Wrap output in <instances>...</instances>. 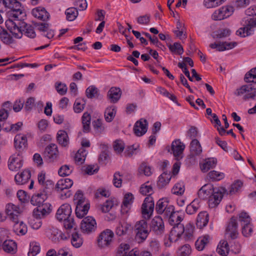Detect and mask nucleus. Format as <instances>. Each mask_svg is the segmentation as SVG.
<instances>
[{"mask_svg": "<svg viewBox=\"0 0 256 256\" xmlns=\"http://www.w3.org/2000/svg\"><path fill=\"white\" fill-rule=\"evenodd\" d=\"M226 192L224 187L214 188L210 184L204 186L198 192L199 198L205 200L208 198V206L214 208L218 206L223 196V193Z\"/></svg>", "mask_w": 256, "mask_h": 256, "instance_id": "f257e3e1", "label": "nucleus"}, {"mask_svg": "<svg viewBox=\"0 0 256 256\" xmlns=\"http://www.w3.org/2000/svg\"><path fill=\"white\" fill-rule=\"evenodd\" d=\"M72 214V208L70 204H62L57 210L56 218L59 222H64L66 229H72L75 225L74 219Z\"/></svg>", "mask_w": 256, "mask_h": 256, "instance_id": "f03ea898", "label": "nucleus"}, {"mask_svg": "<svg viewBox=\"0 0 256 256\" xmlns=\"http://www.w3.org/2000/svg\"><path fill=\"white\" fill-rule=\"evenodd\" d=\"M6 8L10 10L8 12L10 16L16 19L18 21L24 20L26 13L21 3L17 0H6Z\"/></svg>", "mask_w": 256, "mask_h": 256, "instance_id": "7ed1b4c3", "label": "nucleus"}, {"mask_svg": "<svg viewBox=\"0 0 256 256\" xmlns=\"http://www.w3.org/2000/svg\"><path fill=\"white\" fill-rule=\"evenodd\" d=\"M46 182L50 183V188L45 186L42 191L34 194L30 200L32 204L40 206L44 204V202L47 199L48 196L50 194L54 186V184L51 181H47Z\"/></svg>", "mask_w": 256, "mask_h": 256, "instance_id": "20e7f679", "label": "nucleus"}, {"mask_svg": "<svg viewBox=\"0 0 256 256\" xmlns=\"http://www.w3.org/2000/svg\"><path fill=\"white\" fill-rule=\"evenodd\" d=\"M236 96H243V99L246 100L252 98L256 100V84L244 85L240 88L236 89L234 92Z\"/></svg>", "mask_w": 256, "mask_h": 256, "instance_id": "39448f33", "label": "nucleus"}, {"mask_svg": "<svg viewBox=\"0 0 256 256\" xmlns=\"http://www.w3.org/2000/svg\"><path fill=\"white\" fill-rule=\"evenodd\" d=\"M73 184V181L68 178L60 180L56 186V190L59 192H61L62 198H65L70 197L72 194L68 190Z\"/></svg>", "mask_w": 256, "mask_h": 256, "instance_id": "423d86ee", "label": "nucleus"}, {"mask_svg": "<svg viewBox=\"0 0 256 256\" xmlns=\"http://www.w3.org/2000/svg\"><path fill=\"white\" fill-rule=\"evenodd\" d=\"M238 218L242 226V234L246 237L250 236L252 232V228L250 216L246 212H242L238 214Z\"/></svg>", "mask_w": 256, "mask_h": 256, "instance_id": "0eeeda50", "label": "nucleus"}, {"mask_svg": "<svg viewBox=\"0 0 256 256\" xmlns=\"http://www.w3.org/2000/svg\"><path fill=\"white\" fill-rule=\"evenodd\" d=\"M134 230L136 238L140 240L141 242L146 238L150 232L148 224L144 220H141L136 224Z\"/></svg>", "mask_w": 256, "mask_h": 256, "instance_id": "6e6552de", "label": "nucleus"}, {"mask_svg": "<svg viewBox=\"0 0 256 256\" xmlns=\"http://www.w3.org/2000/svg\"><path fill=\"white\" fill-rule=\"evenodd\" d=\"M244 27L236 31V34L241 37H246L252 34V28L256 27V18H250L245 20Z\"/></svg>", "mask_w": 256, "mask_h": 256, "instance_id": "1a4fd4ad", "label": "nucleus"}, {"mask_svg": "<svg viewBox=\"0 0 256 256\" xmlns=\"http://www.w3.org/2000/svg\"><path fill=\"white\" fill-rule=\"evenodd\" d=\"M234 8L232 6H224L216 10L212 14V18L214 20H220L230 16L234 12Z\"/></svg>", "mask_w": 256, "mask_h": 256, "instance_id": "9d476101", "label": "nucleus"}, {"mask_svg": "<svg viewBox=\"0 0 256 256\" xmlns=\"http://www.w3.org/2000/svg\"><path fill=\"white\" fill-rule=\"evenodd\" d=\"M114 236V232L111 230L107 229L104 230L98 238V246L103 248L109 246Z\"/></svg>", "mask_w": 256, "mask_h": 256, "instance_id": "9b49d317", "label": "nucleus"}, {"mask_svg": "<svg viewBox=\"0 0 256 256\" xmlns=\"http://www.w3.org/2000/svg\"><path fill=\"white\" fill-rule=\"evenodd\" d=\"M96 223L92 216H86L81 222L80 229L83 233L89 234L96 230Z\"/></svg>", "mask_w": 256, "mask_h": 256, "instance_id": "f8f14e48", "label": "nucleus"}, {"mask_svg": "<svg viewBox=\"0 0 256 256\" xmlns=\"http://www.w3.org/2000/svg\"><path fill=\"white\" fill-rule=\"evenodd\" d=\"M150 230L158 236H161L164 234V222L160 216H155L152 219L150 224Z\"/></svg>", "mask_w": 256, "mask_h": 256, "instance_id": "ddd939ff", "label": "nucleus"}, {"mask_svg": "<svg viewBox=\"0 0 256 256\" xmlns=\"http://www.w3.org/2000/svg\"><path fill=\"white\" fill-rule=\"evenodd\" d=\"M226 231L231 239L234 240L238 238V232L236 217L232 216L230 218L227 224Z\"/></svg>", "mask_w": 256, "mask_h": 256, "instance_id": "4468645a", "label": "nucleus"}, {"mask_svg": "<svg viewBox=\"0 0 256 256\" xmlns=\"http://www.w3.org/2000/svg\"><path fill=\"white\" fill-rule=\"evenodd\" d=\"M58 155V148L56 144H50L45 148L44 156L50 162H54Z\"/></svg>", "mask_w": 256, "mask_h": 256, "instance_id": "2eb2a0df", "label": "nucleus"}, {"mask_svg": "<svg viewBox=\"0 0 256 256\" xmlns=\"http://www.w3.org/2000/svg\"><path fill=\"white\" fill-rule=\"evenodd\" d=\"M173 226L168 238L170 241L172 242H177L184 232V226L183 224H178Z\"/></svg>", "mask_w": 256, "mask_h": 256, "instance_id": "dca6fc26", "label": "nucleus"}, {"mask_svg": "<svg viewBox=\"0 0 256 256\" xmlns=\"http://www.w3.org/2000/svg\"><path fill=\"white\" fill-rule=\"evenodd\" d=\"M154 201L151 196H147L145 198L142 206V213L144 216L150 218L154 210Z\"/></svg>", "mask_w": 256, "mask_h": 256, "instance_id": "f3484780", "label": "nucleus"}, {"mask_svg": "<svg viewBox=\"0 0 256 256\" xmlns=\"http://www.w3.org/2000/svg\"><path fill=\"white\" fill-rule=\"evenodd\" d=\"M6 212L10 220L17 222L19 218L21 210L18 206L12 204H8L6 206Z\"/></svg>", "mask_w": 256, "mask_h": 256, "instance_id": "a211bd4d", "label": "nucleus"}, {"mask_svg": "<svg viewBox=\"0 0 256 256\" xmlns=\"http://www.w3.org/2000/svg\"><path fill=\"white\" fill-rule=\"evenodd\" d=\"M51 205L50 204H44L34 209V216L38 219H40L48 215L52 211Z\"/></svg>", "mask_w": 256, "mask_h": 256, "instance_id": "6ab92c4d", "label": "nucleus"}, {"mask_svg": "<svg viewBox=\"0 0 256 256\" xmlns=\"http://www.w3.org/2000/svg\"><path fill=\"white\" fill-rule=\"evenodd\" d=\"M148 121L146 119L141 118L138 120L134 126V132L138 136L145 134L148 130Z\"/></svg>", "mask_w": 256, "mask_h": 256, "instance_id": "aec40b11", "label": "nucleus"}, {"mask_svg": "<svg viewBox=\"0 0 256 256\" xmlns=\"http://www.w3.org/2000/svg\"><path fill=\"white\" fill-rule=\"evenodd\" d=\"M185 148V145L180 140H176L172 142L171 146V150L174 156L177 159L182 158L181 154Z\"/></svg>", "mask_w": 256, "mask_h": 256, "instance_id": "412c9836", "label": "nucleus"}, {"mask_svg": "<svg viewBox=\"0 0 256 256\" xmlns=\"http://www.w3.org/2000/svg\"><path fill=\"white\" fill-rule=\"evenodd\" d=\"M27 138L22 134L16 136L14 140V146L19 151L24 150L27 146Z\"/></svg>", "mask_w": 256, "mask_h": 256, "instance_id": "4be33fe9", "label": "nucleus"}, {"mask_svg": "<svg viewBox=\"0 0 256 256\" xmlns=\"http://www.w3.org/2000/svg\"><path fill=\"white\" fill-rule=\"evenodd\" d=\"M15 38L7 32L4 28L0 26V40L4 44L10 45L14 44Z\"/></svg>", "mask_w": 256, "mask_h": 256, "instance_id": "5701e85b", "label": "nucleus"}, {"mask_svg": "<svg viewBox=\"0 0 256 256\" xmlns=\"http://www.w3.org/2000/svg\"><path fill=\"white\" fill-rule=\"evenodd\" d=\"M122 91L119 88L112 87L108 92L107 97L112 103H116L120 98Z\"/></svg>", "mask_w": 256, "mask_h": 256, "instance_id": "b1692460", "label": "nucleus"}, {"mask_svg": "<svg viewBox=\"0 0 256 256\" xmlns=\"http://www.w3.org/2000/svg\"><path fill=\"white\" fill-rule=\"evenodd\" d=\"M32 14L35 17L43 21L49 18L50 14L44 8L37 7L32 11Z\"/></svg>", "mask_w": 256, "mask_h": 256, "instance_id": "393cba45", "label": "nucleus"}, {"mask_svg": "<svg viewBox=\"0 0 256 256\" xmlns=\"http://www.w3.org/2000/svg\"><path fill=\"white\" fill-rule=\"evenodd\" d=\"M56 140L58 144L62 147L68 146L70 140L67 132L64 130H60L56 134Z\"/></svg>", "mask_w": 256, "mask_h": 256, "instance_id": "a878e982", "label": "nucleus"}, {"mask_svg": "<svg viewBox=\"0 0 256 256\" xmlns=\"http://www.w3.org/2000/svg\"><path fill=\"white\" fill-rule=\"evenodd\" d=\"M31 173L29 170H25L20 174H18L15 176L14 180L18 184H24L30 179Z\"/></svg>", "mask_w": 256, "mask_h": 256, "instance_id": "bb28decb", "label": "nucleus"}, {"mask_svg": "<svg viewBox=\"0 0 256 256\" xmlns=\"http://www.w3.org/2000/svg\"><path fill=\"white\" fill-rule=\"evenodd\" d=\"M14 222L13 230L17 234L24 235L28 231L26 225L22 221H20L19 218L17 222Z\"/></svg>", "mask_w": 256, "mask_h": 256, "instance_id": "cd10ccee", "label": "nucleus"}, {"mask_svg": "<svg viewBox=\"0 0 256 256\" xmlns=\"http://www.w3.org/2000/svg\"><path fill=\"white\" fill-rule=\"evenodd\" d=\"M210 238L208 235H205L199 237L195 242L196 248L199 250H202L210 242Z\"/></svg>", "mask_w": 256, "mask_h": 256, "instance_id": "c85d7f7f", "label": "nucleus"}, {"mask_svg": "<svg viewBox=\"0 0 256 256\" xmlns=\"http://www.w3.org/2000/svg\"><path fill=\"white\" fill-rule=\"evenodd\" d=\"M209 220L208 214L206 212H200L197 217L196 224L202 228L207 225Z\"/></svg>", "mask_w": 256, "mask_h": 256, "instance_id": "c756f323", "label": "nucleus"}, {"mask_svg": "<svg viewBox=\"0 0 256 256\" xmlns=\"http://www.w3.org/2000/svg\"><path fill=\"white\" fill-rule=\"evenodd\" d=\"M2 249L8 253L14 254L16 252V244L12 240H5L2 245Z\"/></svg>", "mask_w": 256, "mask_h": 256, "instance_id": "7c9ffc66", "label": "nucleus"}, {"mask_svg": "<svg viewBox=\"0 0 256 256\" xmlns=\"http://www.w3.org/2000/svg\"><path fill=\"white\" fill-rule=\"evenodd\" d=\"M190 154L193 156H198L202 152V148L198 140L193 139L190 144Z\"/></svg>", "mask_w": 256, "mask_h": 256, "instance_id": "2f4dec72", "label": "nucleus"}, {"mask_svg": "<svg viewBox=\"0 0 256 256\" xmlns=\"http://www.w3.org/2000/svg\"><path fill=\"white\" fill-rule=\"evenodd\" d=\"M200 200L194 199L190 204L187 206L186 212L188 214H193L200 209Z\"/></svg>", "mask_w": 256, "mask_h": 256, "instance_id": "473e14b6", "label": "nucleus"}, {"mask_svg": "<svg viewBox=\"0 0 256 256\" xmlns=\"http://www.w3.org/2000/svg\"><path fill=\"white\" fill-rule=\"evenodd\" d=\"M217 163V160L214 158L206 159L204 162L200 166V168L202 172H208L211 168H214Z\"/></svg>", "mask_w": 256, "mask_h": 256, "instance_id": "72a5a7b5", "label": "nucleus"}, {"mask_svg": "<svg viewBox=\"0 0 256 256\" xmlns=\"http://www.w3.org/2000/svg\"><path fill=\"white\" fill-rule=\"evenodd\" d=\"M22 28L23 34L26 36L32 38L36 37V34L34 27L32 25L28 24L24 22H22Z\"/></svg>", "mask_w": 256, "mask_h": 256, "instance_id": "f704fd0d", "label": "nucleus"}, {"mask_svg": "<svg viewBox=\"0 0 256 256\" xmlns=\"http://www.w3.org/2000/svg\"><path fill=\"white\" fill-rule=\"evenodd\" d=\"M171 178L172 176L170 174L164 172L159 176V179L158 182V187L160 188H164L169 183Z\"/></svg>", "mask_w": 256, "mask_h": 256, "instance_id": "c9c22d12", "label": "nucleus"}, {"mask_svg": "<svg viewBox=\"0 0 256 256\" xmlns=\"http://www.w3.org/2000/svg\"><path fill=\"white\" fill-rule=\"evenodd\" d=\"M229 246L227 241L221 240L216 249L218 254L222 256H226L229 252Z\"/></svg>", "mask_w": 256, "mask_h": 256, "instance_id": "e433bc0d", "label": "nucleus"}, {"mask_svg": "<svg viewBox=\"0 0 256 256\" xmlns=\"http://www.w3.org/2000/svg\"><path fill=\"white\" fill-rule=\"evenodd\" d=\"M168 218L170 224L173 226L181 224L180 222L183 220L184 216L179 212L174 211Z\"/></svg>", "mask_w": 256, "mask_h": 256, "instance_id": "4c0bfd02", "label": "nucleus"}, {"mask_svg": "<svg viewBox=\"0 0 256 256\" xmlns=\"http://www.w3.org/2000/svg\"><path fill=\"white\" fill-rule=\"evenodd\" d=\"M169 204H170L167 198H162L159 200L158 201L156 206V210L158 214H162Z\"/></svg>", "mask_w": 256, "mask_h": 256, "instance_id": "58836bf2", "label": "nucleus"}, {"mask_svg": "<svg viewBox=\"0 0 256 256\" xmlns=\"http://www.w3.org/2000/svg\"><path fill=\"white\" fill-rule=\"evenodd\" d=\"M242 185L243 183L242 181L240 180H236L230 186L229 190L228 191L226 190V192L224 193H223V195L226 194L230 195H233L236 194L242 188Z\"/></svg>", "mask_w": 256, "mask_h": 256, "instance_id": "ea45409f", "label": "nucleus"}, {"mask_svg": "<svg viewBox=\"0 0 256 256\" xmlns=\"http://www.w3.org/2000/svg\"><path fill=\"white\" fill-rule=\"evenodd\" d=\"M90 206L88 204L86 205L82 206H76V217L79 218H82L84 217L88 213Z\"/></svg>", "mask_w": 256, "mask_h": 256, "instance_id": "a19ab883", "label": "nucleus"}, {"mask_svg": "<svg viewBox=\"0 0 256 256\" xmlns=\"http://www.w3.org/2000/svg\"><path fill=\"white\" fill-rule=\"evenodd\" d=\"M90 115L87 112L84 114L82 116V123L83 124V130L84 132L90 131Z\"/></svg>", "mask_w": 256, "mask_h": 256, "instance_id": "79ce46f5", "label": "nucleus"}, {"mask_svg": "<svg viewBox=\"0 0 256 256\" xmlns=\"http://www.w3.org/2000/svg\"><path fill=\"white\" fill-rule=\"evenodd\" d=\"M130 227V226L127 223H120L116 228V233L118 236L126 234Z\"/></svg>", "mask_w": 256, "mask_h": 256, "instance_id": "37998d69", "label": "nucleus"}, {"mask_svg": "<svg viewBox=\"0 0 256 256\" xmlns=\"http://www.w3.org/2000/svg\"><path fill=\"white\" fill-rule=\"evenodd\" d=\"M22 160L18 158H12L8 164L9 169L12 171H18L22 166Z\"/></svg>", "mask_w": 256, "mask_h": 256, "instance_id": "c03bdc74", "label": "nucleus"}, {"mask_svg": "<svg viewBox=\"0 0 256 256\" xmlns=\"http://www.w3.org/2000/svg\"><path fill=\"white\" fill-rule=\"evenodd\" d=\"M168 46L173 54L181 55L184 52L183 48L179 42H174L173 44H168Z\"/></svg>", "mask_w": 256, "mask_h": 256, "instance_id": "a18cd8bd", "label": "nucleus"}, {"mask_svg": "<svg viewBox=\"0 0 256 256\" xmlns=\"http://www.w3.org/2000/svg\"><path fill=\"white\" fill-rule=\"evenodd\" d=\"M194 227L190 224H188L184 227V232L182 234L185 240H188L193 238Z\"/></svg>", "mask_w": 256, "mask_h": 256, "instance_id": "49530a36", "label": "nucleus"}, {"mask_svg": "<svg viewBox=\"0 0 256 256\" xmlns=\"http://www.w3.org/2000/svg\"><path fill=\"white\" fill-rule=\"evenodd\" d=\"M99 90L94 86H89L86 91V94L89 98H98L99 95Z\"/></svg>", "mask_w": 256, "mask_h": 256, "instance_id": "de8ad7c7", "label": "nucleus"}, {"mask_svg": "<svg viewBox=\"0 0 256 256\" xmlns=\"http://www.w3.org/2000/svg\"><path fill=\"white\" fill-rule=\"evenodd\" d=\"M65 14L66 20L68 21H73L78 16V11L74 8H70L66 10Z\"/></svg>", "mask_w": 256, "mask_h": 256, "instance_id": "09e8293b", "label": "nucleus"}, {"mask_svg": "<svg viewBox=\"0 0 256 256\" xmlns=\"http://www.w3.org/2000/svg\"><path fill=\"white\" fill-rule=\"evenodd\" d=\"M73 169L74 168L72 166L65 164L60 168L58 174L61 176H68L71 174Z\"/></svg>", "mask_w": 256, "mask_h": 256, "instance_id": "8fccbe9b", "label": "nucleus"}, {"mask_svg": "<svg viewBox=\"0 0 256 256\" xmlns=\"http://www.w3.org/2000/svg\"><path fill=\"white\" fill-rule=\"evenodd\" d=\"M71 243L76 248H80L82 245V240L78 232H76L72 234Z\"/></svg>", "mask_w": 256, "mask_h": 256, "instance_id": "3c124183", "label": "nucleus"}, {"mask_svg": "<svg viewBox=\"0 0 256 256\" xmlns=\"http://www.w3.org/2000/svg\"><path fill=\"white\" fill-rule=\"evenodd\" d=\"M116 113V108L114 106H110L105 111V119L106 122H110L115 116Z\"/></svg>", "mask_w": 256, "mask_h": 256, "instance_id": "603ef678", "label": "nucleus"}, {"mask_svg": "<svg viewBox=\"0 0 256 256\" xmlns=\"http://www.w3.org/2000/svg\"><path fill=\"white\" fill-rule=\"evenodd\" d=\"M148 184L149 182H148L142 184L140 188V192L143 195H148V196H150L154 191L152 186Z\"/></svg>", "mask_w": 256, "mask_h": 256, "instance_id": "864d4df0", "label": "nucleus"}, {"mask_svg": "<svg viewBox=\"0 0 256 256\" xmlns=\"http://www.w3.org/2000/svg\"><path fill=\"white\" fill-rule=\"evenodd\" d=\"M138 171L140 174H143L146 176H150L152 174V169L146 162H142L139 167Z\"/></svg>", "mask_w": 256, "mask_h": 256, "instance_id": "5fc2aeb1", "label": "nucleus"}, {"mask_svg": "<svg viewBox=\"0 0 256 256\" xmlns=\"http://www.w3.org/2000/svg\"><path fill=\"white\" fill-rule=\"evenodd\" d=\"M208 176L212 181H218L223 179L224 174L216 170H212L209 172Z\"/></svg>", "mask_w": 256, "mask_h": 256, "instance_id": "6e6d98bb", "label": "nucleus"}, {"mask_svg": "<svg viewBox=\"0 0 256 256\" xmlns=\"http://www.w3.org/2000/svg\"><path fill=\"white\" fill-rule=\"evenodd\" d=\"M113 148L116 153H122L124 148V144L122 140H116L114 142Z\"/></svg>", "mask_w": 256, "mask_h": 256, "instance_id": "4d7b16f0", "label": "nucleus"}, {"mask_svg": "<svg viewBox=\"0 0 256 256\" xmlns=\"http://www.w3.org/2000/svg\"><path fill=\"white\" fill-rule=\"evenodd\" d=\"M86 102L84 99H77L75 101L74 106V110L76 112L79 113L84 108Z\"/></svg>", "mask_w": 256, "mask_h": 256, "instance_id": "13d9d810", "label": "nucleus"}, {"mask_svg": "<svg viewBox=\"0 0 256 256\" xmlns=\"http://www.w3.org/2000/svg\"><path fill=\"white\" fill-rule=\"evenodd\" d=\"M80 150H78L75 155L74 160L76 164H82L86 159L85 156H86V151L82 150L80 152Z\"/></svg>", "mask_w": 256, "mask_h": 256, "instance_id": "bf43d9fd", "label": "nucleus"}, {"mask_svg": "<svg viewBox=\"0 0 256 256\" xmlns=\"http://www.w3.org/2000/svg\"><path fill=\"white\" fill-rule=\"evenodd\" d=\"M40 246L36 242H32L30 244V248L28 252V256H36L40 252Z\"/></svg>", "mask_w": 256, "mask_h": 256, "instance_id": "052dcab7", "label": "nucleus"}, {"mask_svg": "<svg viewBox=\"0 0 256 256\" xmlns=\"http://www.w3.org/2000/svg\"><path fill=\"white\" fill-rule=\"evenodd\" d=\"M12 35L15 38H20L23 34L22 24L20 26H16L15 28L10 32Z\"/></svg>", "mask_w": 256, "mask_h": 256, "instance_id": "680f3d73", "label": "nucleus"}, {"mask_svg": "<svg viewBox=\"0 0 256 256\" xmlns=\"http://www.w3.org/2000/svg\"><path fill=\"white\" fill-rule=\"evenodd\" d=\"M222 4V0H204V4L207 8L218 6Z\"/></svg>", "mask_w": 256, "mask_h": 256, "instance_id": "e2e57ef3", "label": "nucleus"}, {"mask_svg": "<svg viewBox=\"0 0 256 256\" xmlns=\"http://www.w3.org/2000/svg\"><path fill=\"white\" fill-rule=\"evenodd\" d=\"M252 68L244 76V80L246 82H253L256 84V78L254 76Z\"/></svg>", "mask_w": 256, "mask_h": 256, "instance_id": "0e129e2a", "label": "nucleus"}, {"mask_svg": "<svg viewBox=\"0 0 256 256\" xmlns=\"http://www.w3.org/2000/svg\"><path fill=\"white\" fill-rule=\"evenodd\" d=\"M55 86L56 91L60 95H64L66 93L68 88L66 84L60 82H56Z\"/></svg>", "mask_w": 256, "mask_h": 256, "instance_id": "69168bd1", "label": "nucleus"}, {"mask_svg": "<svg viewBox=\"0 0 256 256\" xmlns=\"http://www.w3.org/2000/svg\"><path fill=\"white\" fill-rule=\"evenodd\" d=\"M134 197L132 193L128 192L124 195L122 204L124 206L127 207L128 205L130 204L134 200Z\"/></svg>", "mask_w": 256, "mask_h": 256, "instance_id": "338daca9", "label": "nucleus"}, {"mask_svg": "<svg viewBox=\"0 0 256 256\" xmlns=\"http://www.w3.org/2000/svg\"><path fill=\"white\" fill-rule=\"evenodd\" d=\"M122 176L119 172H116L114 175L113 184L116 188H120L122 186Z\"/></svg>", "mask_w": 256, "mask_h": 256, "instance_id": "774afa93", "label": "nucleus"}]
</instances>
